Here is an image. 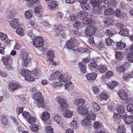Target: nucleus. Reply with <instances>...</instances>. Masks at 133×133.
<instances>
[{
	"instance_id": "nucleus-22",
	"label": "nucleus",
	"mask_w": 133,
	"mask_h": 133,
	"mask_svg": "<svg viewBox=\"0 0 133 133\" xmlns=\"http://www.w3.org/2000/svg\"><path fill=\"white\" fill-rule=\"evenodd\" d=\"M49 115L48 112H44L41 114V117L42 120L46 121L49 119Z\"/></svg>"
},
{
	"instance_id": "nucleus-21",
	"label": "nucleus",
	"mask_w": 133,
	"mask_h": 133,
	"mask_svg": "<svg viewBox=\"0 0 133 133\" xmlns=\"http://www.w3.org/2000/svg\"><path fill=\"white\" fill-rule=\"evenodd\" d=\"M117 47L118 49H122L124 48L126 46L125 43L121 41L116 43Z\"/></svg>"
},
{
	"instance_id": "nucleus-28",
	"label": "nucleus",
	"mask_w": 133,
	"mask_h": 133,
	"mask_svg": "<svg viewBox=\"0 0 133 133\" xmlns=\"http://www.w3.org/2000/svg\"><path fill=\"white\" fill-rule=\"evenodd\" d=\"M83 23L79 21L75 22L73 24L74 27L77 29H80L83 26Z\"/></svg>"
},
{
	"instance_id": "nucleus-9",
	"label": "nucleus",
	"mask_w": 133,
	"mask_h": 133,
	"mask_svg": "<svg viewBox=\"0 0 133 133\" xmlns=\"http://www.w3.org/2000/svg\"><path fill=\"white\" fill-rule=\"evenodd\" d=\"M19 87L18 84L17 83H11L8 85V88L10 90L13 91Z\"/></svg>"
},
{
	"instance_id": "nucleus-62",
	"label": "nucleus",
	"mask_w": 133,
	"mask_h": 133,
	"mask_svg": "<svg viewBox=\"0 0 133 133\" xmlns=\"http://www.w3.org/2000/svg\"><path fill=\"white\" fill-rule=\"evenodd\" d=\"M106 43L107 45H110L112 43V41L110 38L109 37L108 38L105 39Z\"/></svg>"
},
{
	"instance_id": "nucleus-31",
	"label": "nucleus",
	"mask_w": 133,
	"mask_h": 133,
	"mask_svg": "<svg viewBox=\"0 0 133 133\" xmlns=\"http://www.w3.org/2000/svg\"><path fill=\"white\" fill-rule=\"evenodd\" d=\"M80 69L83 73H85L86 72V67L85 65L83 64L82 62H79L78 63Z\"/></svg>"
},
{
	"instance_id": "nucleus-41",
	"label": "nucleus",
	"mask_w": 133,
	"mask_h": 133,
	"mask_svg": "<svg viewBox=\"0 0 133 133\" xmlns=\"http://www.w3.org/2000/svg\"><path fill=\"white\" fill-rule=\"evenodd\" d=\"M127 58L131 62H133V52L129 53L127 55Z\"/></svg>"
},
{
	"instance_id": "nucleus-56",
	"label": "nucleus",
	"mask_w": 133,
	"mask_h": 133,
	"mask_svg": "<svg viewBox=\"0 0 133 133\" xmlns=\"http://www.w3.org/2000/svg\"><path fill=\"white\" fill-rule=\"evenodd\" d=\"M116 3V1L115 0H111L107 4V7L114 6Z\"/></svg>"
},
{
	"instance_id": "nucleus-54",
	"label": "nucleus",
	"mask_w": 133,
	"mask_h": 133,
	"mask_svg": "<svg viewBox=\"0 0 133 133\" xmlns=\"http://www.w3.org/2000/svg\"><path fill=\"white\" fill-rule=\"evenodd\" d=\"M46 133H53V130L50 126H46L45 128Z\"/></svg>"
},
{
	"instance_id": "nucleus-30",
	"label": "nucleus",
	"mask_w": 133,
	"mask_h": 133,
	"mask_svg": "<svg viewBox=\"0 0 133 133\" xmlns=\"http://www.w3.org/2000/svg\"><path fill=\"white\" fill-rule=\"evenodd\" d=\"M90 2L93 6H96L101 4V0H91Z\"/></svg>"
},
{
	"instance_id": "nucleus-7",
	"label": "nucleus",
	"mask_w": 133,
	"mask_h": 133,
	"mask_svg": "<svg viewBox=\"0 0 133 133\" xmlns=\"http://www.w3.org/2000/svg\"><path fill=\"white\" fill-rule=\"evenodd\" d=\"M3 64H11L12 63V58L10 55H6L2 58Z\"/></svg>"
},
{
	"instance_id": "nucleus-42",
	"label": "nucleus",
	"mask_w": 133,
	"mask_h": 133,
	"mask_svg": "<svg viewBox=\"0 0 133 133\" xmlns=\"http://www.w3.org/2000/svg\"><path fill=\"white\" fill-rule=\"evenodd\" d=\"M107 70V66L105 65H102L99 68V71L100 73H103L105 72Z\"/></svg>"
},
{
	"instance_id": "nucleus-17",
	"label": "nucleus",
	"mask_w": 133,
	"mask_h": 133,
	"mask_svg": "<svg viewBox=\"0 0 133 133\" xmlns=\"http://www.w3.org/2000/svg\"><path fill=\"white\" fill-rule=\"evenodd\" d=\"M88 113V114L87 117L89 120L94 121L95 119L96 114L95 113H93L92 111L89 110Z\"/></svg>"
},
{
	"instance_id": "nucleus-60",
	"label": "nucleus",
	"mask_w": 133,
	"mask_h": 133,
	"mask_svg": "<svg viewBox=\"0 0 133 133\" xmlns=\"http://www.w3.org/2000/svg\"><path fill=\"white\" fill-rule=\"evenodd\" d=\"M93 91L95 94H97L99 92V88L97 87L93 86L92 87Z\"/></svg>"
},
{
	"instance_id": "nucleus-47",
	"label": "nucleus",
	"mask_w": 133,
	"mask_h": 133,
	"mask_svg": "<svg viewBox=\"0 0 133 133\" xmlns=\"http://www.w3.org/2000/svg\"><path fill=\"white\" fill-rule=\"evenodd\" d=\"M35 11L37 14H41L44 11L43 9L42 8L37 7L35 9Z\"/></svg>"
},
{
	"instance_id": "nucleus-24",
	"label": "nucleus",
	"mask_w": 133,
	"mask_h": 133,
	"mask_svg": "<svg viewBox=\"0 0 133 133\" xmlns=\"http://www.w3.org/2000/svg\"><path fill=\"white\" fill-rule=\"evenodd\" d=\"M72 83L71 82L68 81L66 82H64V83H61L59 84H56V86L55 85L54 86V88H56L58 86L61 87L63 86L64 84V86H65V88L66 89L67 87L69 86V85L71 84Z\"/></svg>"
},
{
	"instance_id": "nucleus-1",
	"label": "nucleus",
	"mask_w": 133,
	"mask_h": 133,
	"mask_svg": "<svg viewBox=\"0 0 133 133\" xmlns=\"http://www.w3.org/2000/svg\"><path fill=\"white\" fill-rule=\"evenodd\" d=\"M84 24H89L84 31V34L85 35L89 36H91L95 34L96 29L91 24V21L90 19L87 20H84L83 21Z\"/></svg>"
},
{
	"instance_id": "nucleus-33",
	"label": "nucleus",
	"mask_w": 133,
	"mask_h": 133,
	"mask_svg": "<svg viewBox=\"0 0 133 133\" xmlns=\"http://www.w3.org/2000/svg\"><path fill=\"white\" fill-rule=\"evenodd\" d=\"M53 118L54 120L58 123H60L61 118L60 116L58 114H55L53 117Z\"/></svg>"
},
{
	"instance_id": "nucleus-2",
	"label": "nucleus",
	"mask_w": 133,
	"mask_h": 133,
	"mask_svg": "<svg viewBox=\"0 0 133 133\" xmlns=\"http://www.w3.org/2000/svg\"><path fill=\"white\" fill-rule=\"evenodd\" d=\"M57 98L59 104V109L62 111L66 109L68 107V105L66 103L65 100L60 97H58Z\"/></svg>"
},
{
	"instance_id": "nucleus-32",
	"label": "nucleus",
	"mask_w": 133,
	"mask_h": 133,
	"mask_svg": "<svg viewBox=\"0 0 133 133\" xmlns=\"http://www.w3.org/2000/svg\"><path fill=\"white\" fill-rule=\"evenodd\" d=\"M117 131V133H125L124 127L123 125H122L121 126H119Z\"/></svg>"
},
{
	"instance_id": "nucleus-20",
	"label": "nucleus",
	"mask_w": 133,
	"mask_h": 133,
	"mask_svg": "<svg viewBox=\"0 0 133 133\" xmlns=\"http://www.w3.org/2000/svg\"><path fill=\"white\" fill-rule=\"evenodd\" d=\"M91 107L92 109L94 112H97L100 109V107L98 104L95 102H92L91 103Z\"/></svg>"
},
{
	"instance_id": "nucleus-39",
	"label": "nucleus",
	"mask_w": 133,
	"mask_h": 133,
	"mask_svg": "<svg viewBox=\"0 0 133 133\" xmlns=\"http://www.w3.org/2000/svg\"><path fill=\"white\" fill-rule=\"evenodd\" d=\"M118 85V83L115 81H112L110 84L107 85L108 87L110 89L113 88L115 86Z\"/></svg>"
},
{
	"instance_id": "nucleus-27",
	"label": "nucleus",
	"mask_w": 133,
	"mask_h": 133,
	"mask_svg": "<svg viewBox=\"0 0 133 133\" xmlns=\"http://www.w3.org/2000/svg\"><path fill=\"white\" fill-rule=\"evenodd\" d=\"M117 111L119 113L122 114L125 111V108L121 105H118L117 107Z\"/></svg>"
},
{
	"instance_id": "nucleus-11",
	"label": "nucleus",
	"mask_w": 133,
	"mask_h": 133,
	"mask_svg": "<svg viewBox=\"0 0 133 133\" xmlns=\"http://www.w3.org/2000/svg\"><path fill=\"white\" fill-rule=\"evenodd\" d=\"M18 20L15 18L12 20L10 22V24L11 27L14 29H16L19 26Z\"/></svg>"
},
{
	"instance_id": "nucleus-34",
	"label": "nucleus",
	"mask_w": 133,
	"mask_h": 133,
	"mask_svg": "<svg viewBox=\"0 0 133 133\" xmlns=\"http://www.w3.org/2000/svg\"><path fill=\"white\" fill-rule=\"evenodd\" d=\"M31 73L30 71V73L28 74L26 76H25V79L28 81H32L35 80L34 78L30 75Z\"/></svg>"
},
{
	"instance_id": "nucleus-46",
	"label": "nucleus",
	"mask_w": 133,
	"mask_h": 133,
	"mask_svg": "<svg viewBox=\"0 0 133 133\" xmlns=\"http://www.w3.org/2000/svg\"><path fill=\"white\" fill-rule=\"evenodd\" d=\"M116 69L117 70H119L121 72H123L125 70L124 65H121L119 66H117Z\"/></svg>"
},
{
	"instance_id": "nucleus-10",
	"label": "nucleus",
	"mask_w": 133,
	"mask_h": 133,
	"mask_svg": "<svg viewBox=\"0 0 133 133\" xmlns=\"http://www.w3.org/2000/svg\"><path fill=\"white\" fill-rule=\"evenodd\" d=\"M89 110L87 109L84 107H80L77 109V112L79 114L82 115H86L88 112Z\"/></svg>"
},
{
	"instance_id": "nucleus-18",
	"label": "nucleus",
	"mask_w": 133,
	"mask_h": 133,
	"mask_svg": "<svg viewBox=\"0 0 133 133\" xmlns=\"http://www.w3.org/2000/svg\"><path fill=\"white\" fill-rule=\"evenodd\" d=\"M96 74L95 73H89L86 75V77L88 80H93L95 79L97 77Z\"/></svg>"
},
{
	"instance_id": "nucleus-45",
	"label": "nucleus",
	"mask_w": 133,
	"mask_h": 133,
	"mask_svg": "<svg viewBox=\"0 0 133 133\" xmlns=\"http://www.w3.org/2000/svg\"><path fill=\"white\" fill-rule=\"evenodd\" d=\"M30 73V71L28 69H23L21 71V74L22 75L24 76L25 77L28 74Z\"/></svg>"
},
{
	"instance_id": "nucleus-49",
	"label": "nucleus",
	"mask_w": 133,
	"mask_h": 133,
	"mask_svg": "<svg viewBox=\"0 0 133 133\" xmlns=\"http://www.w3.org/2000/svg\"><path fill=\"white\" fill-rule=\"evenodd\" d=\"M110 0H101V3L103 4V7H102L101 6V7L102 8H104L107 7V4L109 3V1Z\"/></svg>"
},
{
	"instance_id": "nucleus-59",
	"label": "nucleus",
	"mask_w": 133,
	"mask_h": 133,
	"mask_svg": "<svg viewBox=\"0 0 133 133\" xmlns=\"http://www.w3.org/2000/svg\"><path fill=\"white\" fill-rule=\"evenodd\" d=\"M77 51L81 53H84L85 52H87V49L85 48H77L76 50Z\"/></svg>"
},
{
	"instance_id": "nucleus-12",
	"label": "nucleus",
	"mask_w": 133,
	"mask_h": 133,
	"mask_svg": "<svg viewBox=\"0 0 133 133\" xmlns=\"http://www.w3.org/2000/svg\"><path fill=\"white\" fill-rule=\"evenodd\" d=\"M58 5V2L55 1H52L48 5V8L49 10H52L54 9Z\"/></svg>"
},
{
	"instance_id": "nucleus-36",
	"label": "nucleus",
	"mask_w": 133,
	"mask_h": 133,
	"mask_svg": "<svg viewBox=\"0 0 133 133\" xmlns=\"http://www.w3.org/2000/svg\"><path fill=\"white\" fill-rule=\"evenodd\" d=\"M57 81L58 80L61 82H63V83L65 82L66 80L63 78V74H61L60 73L59 74V76L57 78Z\"/></svg>"
},
{
	"instance_id": "nucleus-5",
	"label": "nucleus",
	"mask_w": 133,
	"mask_h": 133,
	"mask_svg": "<svg viewBox=\"0 0 133 133\" xmlns=\"http://www.w3.org/2000/svg\"><path fill=\"white\" fill-rule=\"evenodd\" d=\"M33 98L36 101L38 104H41L44 101L42 97L41 93L40 92L36 93L33 95Z\"/></svg>"
},
{
	"instance_id": "nucleus-35",
	"label": "nucleus",
	"mask_w": 133,
	"mask_h": 133,
	"mask_svg": "<svg viewBox=\"0 0 133 133\" xmlns=\"http://www.w3.org/2000/svg\"><path fill=\"white\" fill-rule=\"evenodd\" d=\"M25 15L26 18L28 19L31 18L32 15L31 10H29L26 11L25 13Z\"/></svg>"
},
{
	"instance_id": "nucleus-6",
	"label": "nucleus",
	"mask_w": 133,
	"mask_h": 133,
	"mask_svg": "<svg viewBox=\"0 0 133 133\" xmlns=\"http://www.w3.org/2000/svg\"><path fill=\"white\" fill-rule=\"evenodd\" d=\"M28 54L26 52L24 53L21 56V58L24 61V64L25 66L26 67L27 64L31 61L30 59L28 57Z\"/></svg>"
},
{
	"instance_id": "nucleus-13",
	"label": "nucleus",
	"mask_w": 133,
	"mask_h": 133,
	"mask_svg": "<svg viewBox=\"0 0 133 133\" xmlns=\"http://www.w3.org/2000/svg\"><path fill=\"white\" fill-rule=\"evenodd\" d=\"M88 13L84 11H81L79 12L77 15L78 18L81 19H83L88 16Z\"/></svg>"
},
{
	"instance_id": "nucleus-50",
	"label": "nucleus",
	"mask_w": 133,
	"mask_h": 133,
	"mask_svg": "<svg viewBox=\"0 0 133 133\" xmlns=\"http://www.w3.org/2000/svg\"><path fill=\"white\" fill-rule=\"evenodd\" d=\"M15 10L14 9H12L10 11L9 13L8 17L9 18H12L15 15Z\"/></svg>"
},
{
	"instance_id": "nucleus-63",
	"label": "nucleus",
	"mask_w": 133,
	"mask_h": 133,
	"mask_svg": "<svg viewBox=\"0 0 133 133\" xmlns=\"http://www.w3.org/2000/svg\"><path fill=\"white\" fill-rule=\"evenodd\" d=\"M22 115L24 117L28 118L30 116V115L28 112L24 111L23 112Z\"/></svg>"
},
{
	"instance_id": "nucleus-37",
	"label": "nucleus",
	"mask_w": 133,
	"mask_h": 133,
	"mask_svg": "<svg viewBox=\"0 0 133 133\" xmlns=\"http://www.w3.org/2000/svg\"><path fill=\"white\" fill-rule=\"evenodd\" d=\"M81 6L84 10H89L90 9V7L88 4V3H84L81 5Z\"/></svg>"
},
{
	"instance_id": "nucleus-55",
	"label": "nucleus",
	"mask_w": 133,
	"mask_h": 133,
	"mask_svg": "<svg viewBox=\"0 0 133 133\" xmlns=\"http://www.w3.org/2000/svg\"><path fill=\"white\" fill-rule=\"evenodd\" d=\"M16 32L19 35L21 36L23 35V30L22 28L20 27L16 30Z\"/></svg>"
},
{
	"instance_id": "nucleus-51",
	"label": "nucleus",
	"mask_w": 133,
	"mask_h": 133,
	"mask_svg": "<svg viewBox=\"0 0 133 133\" xmlns=\"http://www.w3.org/2000/svg\"><path fill=\"white\" fill-rule=\"evenodd\" d=\"M28 122L31 124L34 123L35 122V119L33 116L30 117L27 120Z\"/></svg>"
},
{
	"instance_id": "nucleus-43",
	"label": "nucleus",
	"mask_w": 133,
	"mask_h": 133,
	"mask_svg": "<svg viewBox=\"0 0 133 133\" xmlns=\"http://www.w3.org/2000/svg\"><path fill=\"white\" fill-rule=\"evenodd\" d=\"M119 33L120 35L124 36H128V32L123 29L120 31Z\"/></svg>"
},
{
	"instance_id": "nucleus-57",
	"label": "nucleus",
	"mask_w": 133,
	"mask_h": 133,
	"mask_svg": "<svg viewBox=\"0 0 133 133\" xmlns=\"http://www.w3.org/2000/svg\"><path fill=\"white\" fill-rule=\"evenodd\" d=\"M111 19L110 18H107L104 21V23L105 24L108 25L111 24Z\"/></svg>"
},
{
	"instance_id": "nucleus-19",
	"label": "nucleus",
	"mask_w": 133,
	"mask_h": 133,
	"mask_svg": "<svg viewBox=\"0 0 133 133\" xmlns=\"http://www.w3.org/2000/svg\"><path fill=\"white\" fill-rule=\"evenodd\" d=\"M75 104L78 107H82L85 103L84 101L82 99L78 100H75L74 101Z\"/></svg>"
},
{
	"instance_id": "nucleus-58",
	"label": "nucleus",
	"mask_w": 133,
	"mask_h": 133,
	"mask_svg": "<svg viewBox=\"0 0 133 133\" xmlns=\"http://www.w3.org/2000/svg\"><path fill=\"white\" fill-rule=\"evenodd\" d=\"M89 66H91L92 67L96 69H98V67L97 65L94 62H92L91 63H89L88 64Z\"/></svg>"
},
{
	"instance_id": "nucleus-15",
	"label": "nucleus",
	"mask_w": 133,
	"mask_h": 133,
	"mask_svg": "<svg viewBox=\"0 0 133 133\" xmlns=\"http://www.w3.org/2000/svg\"><path fill=\"white\" fill-rule=\"evenodd\" d=\"M60 72L58 71H56L53 74H52L51 76L50 77V79L51 80H55V82L56 83H57L56 84H58V82L57 80V78L59 76V74Z\"/></svg>"
},
{
	"instance_id": "nucleus-44",
	"label": "nucleus",
	"mask_w": 133,
	"mask_h": 133,
	"mask_svg": "<svg viewBox=\"0 0 133 133\" xmlns=\"http://www.w3.org/2000/svg\"><path fill=\"white\" fill-rule=\"evenodd\" d=\"M127 111L131 112L133 111V104H128L127 107Z\"/></svg>"
},
{
	"instance_id": "nucleus-3",
	"label": "nucleus",
	"mask_w": 133,
	"mask_h": 133,
	"mask_svg": "<svg viewBox=\"0 0 133 133\" xmlns=\"http://www.w3.org/2000/svg\"><path fill=\"white\" fill-rule=\"evenodd\" d=\"M76 41V39L75 37H71V39L67 42L65 45V47L68 49L76 50V48L74 44Z\"/></svg>"
},
{
	"instance_id": "nucleus-61",
	"label": "nucleus",
	"mask_w": 133,
	"mask_h": 133,
	"mask_svg": "<svg viewBox=\"0 0 133 133\" xmlns=\"http://www.w3.org/2000/svg\"><path fill=\"white\" fill-rule=\"evenodd\" d=\"M113 73L111 71H109L106 72L105 74V76L107 78H109L112 76L113 75Z\"/></svg>"
},
{
	"instance_id": "nucleus-26",
	"label": "nucleus",
	"mask_w": 133,
	"mask_h": 133,
	"mask_svg": "<svg viewBox=\"0 0 133 133\" xmlns=\"http://www.w3.org/2000/svg\"><path fill=\"white\" fill-rule=\"evenodd\" d=\"M91 121L87 117L86 118L82 120L81 122V124L83 126L89 125L91 124Z\"/></svg>"
},
{
	"instance_id": "nucleus-25",
	"label": "nucleus",
	"mask_w": 133,
	"mask_h": 133,
	"mask_svg": "<svg viewBox=\"0 0 133 133\" xmlns=\"http://www.w3.org/2000/svg\"><path fill=\"white\" fill-rule=\"evenodd\" d=\"M73 114L72 111L69 109L66 110L63 113V116L65 117H70Z\"/></svg>"
},
{
	"instance_id": "nucleus-52",
	"label": "nucleus",
	"mask_w": 133,
	"mask_h": 133,
	"mask_svg": "<svg viewBox=\"0 0 133 133\" xmlns=\"http://www.w3.org/2000/svg\"><path fill=\"white\" fill-rule=\"evenodd\" d=\"M108 97V96L107 94H102L99 97L101 100H106Z\"/></svg>"
},
{
	"instance_id": "nucleus-29",
	"label": "nucleus",
	"mask_w": 133,
	"mask_h": 133,
	"mask_svg": "<svg viewBox=\"0 0 133 133\" xmlns=\"http://www.w3.org/2000/svg\"><path fill=\"white\" fill-rule=\"evenodd\" d=\"M114 9L111 8H110L106 9L104 12V14L105 15L112 14L114 12Z\"/></svg>"
},
{
	"instance_id": "nucleus-14",
	"label": "nucleus",
	"mask_w": 133,
	"mask_h": 133,
	"mask_svg": "<svg viewBox=\"0 0 133 133\" xmlns=\"http://www.w3.org/2000/svg\"><path fill=\"white\" fill-rule=\"evenodd\" d=\"M123 118H124L125 122L127 124H130L133 122V116H132L124 115Z\"/></svg>"
},
{
	"instance_id": "nucleus-8",
	"label": "nucleus",
	"mask_w": 133,
	"mask_h": 133,
	"mask_svg": "<svg viewBox=\"0 0 133 133\" xmlns=\"http://www.w3.org/2000/svg\"><path fill=\"white\" fill-rule=\"evenodd\" d=\"M118 94L120 98L122 100H127L128 98V94L123 90L119 91L118 92Z\"/></svg>"
},
{
	"instance_id": "nucleus-48",
	"label": "nucleus",
	"mask_w": 133,
	"mask_h": 133,
	"mask_svg": "<svg viewBox=\"0 0 133 133\" xmlns=\"http://www.w3.org/2000/svg\"><path fill=\"white\" fill-rule=\"evenodd\" d=\"M30 128L32 130L35 132H37L39 129L38 126L37 125L35 124L32 125Z\"/></svg>"
},
{
	"instance_id": "nucleus-4",
	"label": "nucleus",
	"mask_w": 133,
	"mask_h": 133,
	"mask_svg": "<svg viewBox=\"0 0 133 133\" xmlns=\"http://www.w3.org/2000/svg\"><path fill=\"white\" fill-rule=\"evenodd\" d=\"M43 38L41 37H37L34 39L33 42L34 46L36 47L42 46L44 44Z\"/></svg>"
},
{
	"instance_id": "nucleus-53",
	"label": "nucleus",
	"mask_w": 133,
	"mask_h": 133,
	"mask_svg": "<svg viewBox=\"0 0 133 133\" xmlns=\"http://www.w3.org/2000/svg\"><path fill=\"white\" fill-rule=\"evenodd\" d=\"M114 120L115 121L117 122V120H119L121 118L120 115L118 113H114L113 116Z\"/></svg>"
},
{
	"instance_id": "nucleus-38",
	"label": "nucleus",
	"mask_w": 133,
	"mask_h": 133,
	"mask_svg": "<svg viewBox=\"0 0 133 133\" xmlns=\"http://www.w3.org/2000/svg\"><path fill=\"white\" fill-rule=\"evenodd\" d=\"M123 53L120 51H117L116 53V58L118 60H121L123 57Z\"/></svg>"
},
{
	"instance_id": "nucleus-40",
	"label": "nucleus",
	"mask_w": 133,
	"mask_h": 133,
	"mask_svg": "<svg viewBox=\"0 0 133 133\" xmlns=\"http://www.w3.org/2000/svg\"><path fill=\"white\" fill-rule=\"evenodd\" d=\"M1 118L2 119V121L3 125H7L8 124V121L7 120V116L4 115H2Z\"/></svg>"
},
{
	"instance_id": "nucleus-64",
	"label": "nucleus",
	"mask_w": 133,
	"mask_h": 133,
	"mask_svg": "<svg viewBox=\"0 0 133 133\" xmlns=\"http://www.w3.org/2000/svg\"><path fill=\"white\" fill-rule=\"evenodd\" d=\"M77 124V123L76 121H72L70 124L71 127L75 128L76 127Z\"/></svg>"
},
{
	"instance_id": "nucleus-23",
	"label": "nucleus",
	"mask_w": 133,
	"mask_h": 133,
	"mask_svg": "<svg viewBox=\"0 0 133 133\" xmlns=\"http://www.w3.org/2000/svg\"><path fill=\"white\" fill-rule=\"evenodd\" d=\"M47 56L49 60H52L55 56L54 52L51 50L48 51L47 52Z\"/></svg>"
},
{
	"instance_id": "nucleus-16",
	"label": "nucleus",
	"mask_w": 133,
	"mask_h": 133,
	"mask_svg": "<svg viewBox=\"0 0 133 133\" xmlns=\"http://www.w3.org/2000/svg\"><path fill=\"white\" fill-rule=\"evenodd\" d=\"M63 28L62 26H60L57 28L55 30V36L57 37L60 36L61 33L62 32Z\"/></svg>"
}]
</instances>
